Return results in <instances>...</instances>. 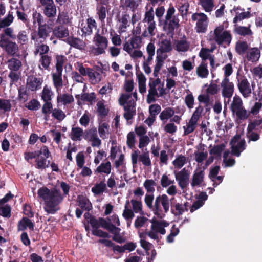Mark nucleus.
Listing matches in <instances>:
<instances>
[{"label": "nucleus", "mask_w": 262, "mask_h": 262, "mask_svg": "<svg viewBox=\"0 0 262 262\" xmlns=\"http://www.w3.org/2000/svg\"><path fill=\"white\" fill-rule=\"evenodd\" d=\"M154 200V195L153 194L146 193L145 196L144 201L147 207L152 211L154 213L155 206V201L153 203Z\"/></svg>", "instance_id": "62"}, {"label": "nucleus", "mask_w": 262, "mask_h": 262, "mask_svg": "<svg viewBox=\"0 0 262 262\" xmlns=\"http://www.w3.org/2000/svg\"><path fill=\"white\" fill-rule=\"evenodd\" d=\"M232 154L239 157L241 152L245 149V141L241 139L239 136H234L230 142Z\"/></svg>", "instance_id": "17"}, {"label": "nucleus", "mask_w": 262, "mask_h": 262, "mask_svg": "<svg viewBox=\"0 0 262 262\" xmlns=\"http://www.w3.org/2000/svg\"><path fill=\"white\" fill-rule=\"evenodd\" d=\"M251 16V14L249 11H244L242 12H237L233 18V22L235 24H237L238 23H241L244 19L250 18Z\"/></svg>", "instance_id": "54"}, {"label": "nucleus", "mask_w": 262, "mask_h": 262, "mask_svg": "<svg viewBox=\"0 0 262 262\" xmlns=\"http://www.w3.org/2000/svg\"><path fill=\"white\" fill-rule=\"evenodd\" d=\"M67 41L71 47L80 50L84 49L85 46V42L77 38L68 37L67 39Z\"/></svg>", "instance_id": "39"}, {"label": "nucleus", "mask_w": 262, "mask_h": 262, "mask_svg": "<svg viewBox=\"0 0 262 262\" xmlns=\"http://www.w3.org/2000/svg\"><path fill=\"white\" fill-rule=\"evenodd\" d=\"M137 99L136 92L133 93H123L120 95L118 101L119 104L123 107V116L126 120H129L136 115V102Z\"/></svg>", "instance_id": "2"}, {"label": "nucleus", "mask_w": 262, "mask_h": 262, "mask_svg": "<svg viewBox=\"0 0 262 262\" xmlns=\"http://www.w3.org/2000/svg\"><path fill=\"white\" fill-rule=\"evenodd\" d=\"M93 42L94 46L91 48V53L95 56H98L105 53L108 47L107 38L101 35L98 31L94 35Z\"/></svg>", "instance_id": "7"}, {"label": "nucleus", "mask_w": 262, "mask_h": 262, "mask_svg": "<svg viewBox=\"0 0 262 262\" xmlns=\"http://www.w3.org/2000/svg\"><path fill=\"white\" fill-rule=\"evenodd\" d=\"M203 108L202 106L199 105L195 108L190 119L187 122L186 125L183 127L184 129V135L186 136L193 133L197 127L198 122L202 116Z\"/></svg>", "instance_id": "9"}, {"label": "nucleus", "mask_w": 262, "mask_h": 262, "mask_svg": "<svg viewBox=\"0 0 262 262\" xmlns=\"http://www.w3.org/2000/svg\"><path fill=\"white\" fill-rule=\"evenodd\" d=\"M53 95L51 88L47 85L43 87V90L41 93V98L45 102H51L52 97Z\"/></svg>", "instance_id": "57"}, {"label": "nucleus", "mask_w": 262, "mask_h": 262, "mask_svg": "<svg viewBox=\"0 0 262 262\" xmlns=\"http://www.w3.org/2000/svg\"><path fill=\"white\" fill-rule=\"evenodd\" d=\"M138 150H134L132 152L131 159L132 163L134 167L136 166L138 160L142 163V164L147 167L151 166V161L148 151L144 152L141 155H139Z\"/></svg>", "instance_id": "11"}, {"label": "nucleus", "mask_w": 262, "mask_h": 262, "mask_svg": "<svg viewBox=\"0 0 262 262\" xmlns=\"http://www.w3.org/2000/svg\"><path fill=\"white\" fill-rule=\"evenodd\" d=\"M174 180L170 179L169 174H163L162 175L160 179V184L163 188H167L171 184H174Z\"/></svg>", "instance_id": "61"}, {"label": "nucleus", "mask_w": 262, "mask_h": 262, "mask_svg": "<svg viewBox=\"0 0 262 262\" xmlns=\"http://www.w3.org/2000/svg\"><path fill=\"white\" fill-rule=\"evenodd\" d=\"M240 109L233 113V114L236 116L237 120L241 121L247 119L249 117V113L244 106L241 107Z\"/></svg>", "instance_id": "56"}, {"label": "nucleus", "mask_w": 262, "mask_h": 262, "mask_svg": "<svg viewBox=\"0 0 262 262\" xmlns=\"http://www.w3.org/2000/svg\"><path fill=\"white\" fill-rule=\"evenodd\" d=\"M193 21H196L195 29L198 33L205 32L208 26V17L204 13H194L191 17Z\"/></svg>", "instance_id": "12"}, {"label": "nucleus", "mask_w": 262, "mask_h": 262, "mask_svg": "<svg viewBox=\"0 0 262 262\" xmlns=\"http://www.w3.org/2000/svg\"><path fill=\"white\" fill-rule=\"evenodd\" d=\"M243 106H244L243 102L241 98L238 96H234L230 106V109L232 113L238 110H241V107Z\"/></svg>", "instance_id": "50"}, {"label": "nucleus", "mask_w": 262, "mask_h": 262, "mask_svg": "<svg viewBox=\"0 0 262 262\" xmlns=\"http://www.w3.org/2000/svg\"><path fill=\"white\" fill-rule=\"evenodd\" d=\"M156 183L152 179H147L145 181L143 186L147 193L152 194L155 191V186Z\"/></svg>", "instance_id": "64"}, {"label": "nucleus", "mask_w": 262, "mask_h": 262, "mask_svg": "<svg viewBox=\"0 0 262 262\" xmlns=\"http://www.w3.org/2000/svg\"><path fill=\"white\" fill-rule=\"evenodd\" d=\"M84 139L90 142L92 147H99L101 145V141L99 139L96 128L92 127L84 130Z\"/></svg>", "instance_id": "15"}, {"label": "nucleus", "mask_w": 262, "mask_h": 262, "mask_svg": "<svg viewBox=\"0 0 262 262\" xmlns=\"http://www.w3.org/2000/svg\"><path fill=\"white\" fill-rule=\"evenodd\" d=\"M164 85V82H162L158 77L155 79L151 80L149 84V89L146 99L148 104L155 102L157 98L166 94Z\"/></svg>", "instance_id": "5"}, {"label": "nucleus", "mask_w": 262, "mask_h": 262, "mask_svg": "<svg viewBox=\"0 0 262 262\" xmlns=\"http://www.w3.org/2000/svg\"><path fill=\"white\" fill-rule=\"evenodd\" d=\"M131 209L134 213H142V204L140 200L132 199L129 202Z\"/></svg>", "instance_id": "51"}, {"label": "nucleus", "mask_w": 262, "mask_h": 262, "mask_svg": "<svg viewBox=\"0 0 262 262\" xmlns=\"http://www.w3.org/2000/svg\"><path fill=\"white\" fill-rule=\"evenodd\" d=\"M43 14L49 18H52L55 16L57 13V9L55 5L54 4L43 7Z\"/></svg>", "instance_id": "52"}, {"label": "nucleus", "mask_w": 262, "mask_h": 262, "mask_svg": "<svg viewBox=\"0 0 262 262\" xmlns=\"http://www.w3.org/2000/svg\"><path fill=\"white\" fill-rule=\"evenodd\" d=\"M143 22L146 23L147 25L142 33V36L144 37L153 36L155 35L154 30L156 29V23L154 21V12L152 8L146 12Z\"/></svg>", "instance_id": "10"}, {"label": "nucleus", "mask_w": 262, "mask_h": 262, "mask_svg": "<svg viewBox=\"0 0 262 262\" xmlns=\"http://www.w3.org/2000/svg\"><path fill=\"white\" fill-rule=\"evenodd\" d=\"M251 24H248L246 26L235 24L234 26V32L240 36L244 37H251L253 33L251 29Z\"/></svg>", "instance_id": "24"}, {"label": "nucleus", "mask_w": 262, "mask_h": 262, "mask_svg": "<svg viewBox=\"0 0 262 262\" xmlns=\"http://www.w3.org/2000/svg\"><path fill=\"white\" fill-rule=\"evenodd\" d=\"M138 49H131L128 46H126L124 50L126 51L133 59H138L143 56V52Z\"/></svg>", "instance_id": "49"}, {"label": "nucleus", "mask_w": 262, "mask_h": 262, "mask_svg": "<svg viewBox=\"0 0 262 262\" xmlns=\"http://www.w3.org/2000/svg\"><path fill=\"white\" fill-rule=\"evenodd\" d=\"M159 48L157 50L159 52L169 53L172 51V47L170 39L162 38L159 40Z\"/></svg>", "instance_id": "31"}, {"label": "nucleus", "mask_w": 262, "mask_h": 262, "mask_svg": "<svg viewBox=\"0 0 262 262\" xmlns=\"http://www.w3.org/2000/svg\"><path fill=\"white\" fill-rule=\"evenodd\" d=\"M42 80L34 75L29 76L27 79L26 88L31 91H36L41 88Z\"/></svg>", "instance_id": "22"}, {"label": "nucleus", "mask_w": 262, "mask_h": 262, "mask_svg": "<svg viewBox=\"0 0 262 262\" xmlns=\"http://www.w3.org/2000/svg\"><path fill=\"white\" fill-rule=\"evenodd\" d=\"M38 196L44 201V209L48 213L54 214L59 210V204L63 198L60 191L56 189H49L42 187L38 191Z\"/></svg>", "instance_id": "1"}, {"label": "nucleus", "mask_w": 262, "mask_h": 262, "mask_svg": "<svg viewBox=\"0 0 262 262\" xmlns=\"http://www.w3.org/2000/svg\"><path fill=\"white\" fill-rule=\"evenodd\" d=\"M223 97L229 100L232 97L234 91V85L229 78H223L221 83Z\"/></svg>", "instance_id": "16"}, {"label": "nucleus", "mask_w": 262, "mask_h": 262, "mask_svg": "<svg viewBox=\"0 0 262 262\" xmlns=\"http://www.w3.org/2000/svg\"><path fill=\"white\" fill-rule=\"evenodd\" d=\"M174 114V110L172 108L168 107L162 111L159 115V118L162 121L165 122L172 117Z\"/></svg>", "instance_id": "55"}, {"label": "nucleus", "mask_w": 262, "mask_h": 262, "mask_svg": "<svg viewBox=\"0 0 262 262\" xmlns=\"http://www.w3.org/2000/svg\"><path fill=\"white\" fill-rule=\"evenodd\" d=\"M130 17L128 14H123L118 20L119 32L120 33L126 32L127 29L130 26Z\"/></svg>", "instance_id": "25"}, {"label": "nucleus", "mask_w": 262, "mask_h": 262, "mask_svg": "<svg viewBox=\"0 0 262 262\" xmlns=\"http://www.w3.org/2000/svg\"><path fill=\"white\" fill-rule=\"evenodd\" d=\"M205 172L204 169H196L192 177L191 186L193 188L200 187L203 185Z\"/></svg>", "instance_id": "20"}, {"label": "nucleus", "mask_w": 262, "mask_h": 262, "mask_svg": "<svg viewBox=\"0 0 262 262\" xmlns=\"http://www.w3.org/2000/svg\"><path fill=\"white\" fill-rule=\"evenodd\" d=\"M74 99L72 95L69 94H63L57 96V101L58 103H61L63 105H67L72 103Z\"/></svg>", "instance_id": "48"}, {"label": "nucleus", "mask_w": 262, "mask_h": 262, "mask_svg": "<svg viewBox=\"0 0 262 262\" xmlns=\"http://www.w3.org/2000/svg\"><path fill=\"white\" fill-rule=\"evenodd\" d=\"M191 45L186 37L176 40L174 43V49L179 53H185L190 50Z\"/></svg>", "instance_id": "21"}, {"label": "nucleus", "mask_w": 262, "mask_h": 262, "mask_svg": "<svg viewBox=\"0 0 262 262\" xmlns=\"http://www.w3.org/2000/svg\"><path fill=\"white\" fill-rule=\"evenodd\" d=\"M186 95L184 98V101L186 105L189 109L193 108L194 104V97L189 90H186Z\"/></svg>", "instance_id": "59"}, {"label": "nucleus", "mask_w": 262, "mask_h": 262, "mask_svg": "<svg viewBox=\"0 0 262 262\" xmlns=\"http://www.w3.org/2000/svg\"><path fill=\"white\" fill-rule=\"evenodd\" d=\"M137 79L138 84L139 91L142 94L146 92V78L144 74L141 72H137Z\"/></svg>", "instance_id": "30"}, {"label": "nucleus", "mask_w": 262, "mask_h": 262, "mask_svg": "<svg viewBox=\"0 0 262 262\" xmlns=\"http://www.w3.org/2000/svg\"><path fill=\"white\" fill-rule=\"evenodd\" d=\"M0 40V47L5 51L7 54L14 56L16 55L19 51L18 45L10 40L9 38H5L4 36Z\"/></svg>", "instance_id": "13"}, {"label": "nucleus", "mask_w": 262, "mask_h": 262, "mask_svg": "<svg viewBox=\"0 0 262 262\" xmlns=\"http://www.w3.org/2000/svg\"><path fill=\"white\" fill-rule=\"evenodd\" d=\"M150 142V138L147 135L139 137L138 147L142 150V151H146V147L148 145Z\"/></svg>", "instance_id": "63"}, {"label": "nucleus", "mask_w": 262, "mask_h": 262, "mask_svg": "<svg viewBox=\"0 0 262 262\" xmlns=\"http://www.w3.org/2000/svg\"><path fill=\"white\" fill-rule=\"evenodd\" d=\"M79 206L85 210H90L92 208V204L89 199L85 196L79 195L77 198Z\"/></svg>", "instance_id": "44"}, {"label": "nucleus", "mask_w": 262, "mask_h": 262, "mask_svg": "<svg viewBox=\"0 0 262 262\" xmlns=\"http://www.w3.org/2000/svg\"><path fill=\"white\" fill-rule=\"evenodd\" d=\"M122 216L127 221V227H130L132 220L134 217L135 214L131 209V207L128 200L126 201L125 202L124 209L122 213Z\"/></svg>", "instance_id": "26"}, {"label": "nucleus", "mask_w": 262, "mask_h": 262, "mask_svg": "<svg viewBox=\"0 0 262 262\" xmlns=\"http://www.w3.org/2000/svg\"><path fill=\"white\" fill-rule=\"evenodd\" d=\"M142 40L140 36H136L132 37L128 41L123 45V50L126 46H128L131 49H139L142 46Z\"/></svg>", "instance_id": "33"}, {"label": "nucleus", "mask_w": 262, "mask_h": 262, "mask_svg": "<svg viewBox=\"0 0 262 262\" xmlns=\"http://www.w3.org/2000/svg\"><path fill=\"white\" fill-rule=\"evenodd\" d=\"M88 76H89L91 83L96 84L101 80V75L98 72L94 71L91 69H88Z\"/></svg>", "instance_id": "46"}, {"label": "nucleus", "mask_w": 262, "mask_h": 262, "mask_svg": "<svg viewBox=\"0 0 262 262\" xmlns=\"http://www.w3.org/2000/svg\"><path fill=\"white\" fill-rule=\"evenodd\" d=\"M53 35L57 38H62L69 36V32L67 28L63 26L55 27L53 30Z\"/></svg>", "instance_id": "36"}, {"label": "nucleus", "mask_w": 262, "mask_h": 262, "mask_svg": "<svg viewBox=\"0 0 262 262\" xmlns=\"http://www.w3.org/2000/svg\"><path fill=\"white\" fill-rule=\"evenodd\" d=\"M51 31L52 28L49 25L46 24L40 25L38 26L37 34L35 33H32L31 39L38 42V39L40 38L43 40L42 41H44L46 38L49 36Z\"/></svg>", "instance_id": "18"}, {"label": "nucleus", "mask_w": 262, "mask_h": 262, "mask_svg": "<svg viewBox=\"0 0 262 262\" xmlns=\"http://www.w3.org/2000/svg\"><path fill=\"white\" fill-rule=\"evenodd\" d=\"M194 158L195 161L198 163H202L203 162L207 159L208 152L204 149L199 148L194 152Z\"/></svg>", "instance_id": "41"}, {"label": "nucleus", "mask_w": 262, "mask_h": 262, "mask_svg": "<svg viewBox=\"0 0 262 262\" xmlns=\"http://www.w3.org/2000/svg\"><path fill=\"white\" fill-rule=\"evenodd\" d=\"M84 131L80 127H73L70 134V137L73 141H80L84 137Z\"/></svg>", "instance_id": "29"}, {"label": "nucleus", "mask_w": 262, "mask_h": 262, "mask_svg": "<svg viewBox=\"0 0 262 262\" xmlns=\"http://www.w3.org/2000/svg\"><path fill=\"white\" fill-rule=\"evenodd\" d=\"M6 13V8L4 4H0V29L9 27L13 23L14 16L13 13L9 12L8 14L3 19L1 17Z\"/></svg>", "instance_id": "19"}, {"label": "nucleus", "mask_w": 262, "mask_h": 262, "mask_svg": "<svg viewBox=\"0 0 262 262\" xmlns=\"http://www.w3.org/2000/svg\"><path fill=\"white\" fill-rule=\"evenodd\" d=\"M237 86L242 95L245 98L251 96L252 91H254L255 84L252 82L250 84L249 81L245 76H239L236 77Z\"/></svg>", "instance_id": "8"}, {"label": "nucleus", "mask_w": 262, "mask_h": 262, "mask_svg": "<svg viewBox=\"0 0 262 262\" xmlns=\"http://www.w3.org/2000/svg\"><path fill=\"white\" fill-rule=\"evenodd\" d=\"M51 62V57L47 55L40 56L38 68L41 70H48Z\"/></svg>", "instance_id": "43"}, {"label": "nucleus", "mask_w": 262, "mask_h": 262, "mask_svg": "<svg viewBox=\"0 0 262 262\" xmlns=\"http://www.w3.org/2000/svg\"><path fill=\"white\" fill-rule=\"evenodd\" d=\"M106 186L104 182L101 181L99 183L96 184L92 188V192L95 195H99L103 193L106 189Z\"/></svg>", "instance_id": "60"}, {"label": "nucleus", "mask_w": 262, "mask_h": 262, "mask_svg": "<svg viewBox=\"0 0 262 262\" xmlns=\"http://www.w3.org/2000/svg\"><path fill=\"white\" fill-rule=\"evenodd\" d=\"M141 3V0H121V5L123 7L129 8L135 11Z\"/></svg>", "instance_id": "35"}, {"label": "nucleus", "mask_w": 262, "mask_h": 262, "mask_svg": "<svg viewBox=\"0 0 262 262\" xmlns=\"http://www.w3.org/2000/svg\"><path fill=\"white\" fill-rule=\"evenodd\" d=\"M8 67L11 71H18L21 67V61L16 58H12L7 62Z\"/></svg>", "instance_id": "47"}, {"label": "nucleus", "mask_w": 262, "mask_h": 262, "mask_svg": "<svg viewBox=\"0 0 262 262\" xmlns=\"http://www.w3.org/2000/svg\"><path fill=\"white\" fill-rule=\"evenodd\" d=\"M186 162V157L185 156L180 155L177 157L172 161V164L175 168L181 169Z\"/></svg>", "instance_id": "58"}, {"label": "nucleus", "mask_w": 262, "mask_h": 262, "mask_svg": "<svg viewBox=\"0 0 262 262\" xmlns=\"http://www.w3.org/2000/svg\"><path fill=\"white\" fill-rule=\"evenodd\" d=\"M196 74L201 78H206L209 75L207 63L202 61L196 68Z\"/></svg>", "instance_id": "32"}, {"label": "nucleus", "mask_w": 262, "mask_h": 262, "mask_svg": "<svg viewBox=\"0 0 262 262\" xmlns=\"http://www.w3.org/2000/svg\"><path fill=\"white\" fill-rule=\"evenodd\" d=\"M248 45L246 41L239 40L236 42L235 49L236 52L239 55H243L248 50Z\"/></svg>", "instance_id": "53"}, {"label": "nucleus", "mask_w": 262, "mask_h": 262, "mask_svg": "<svg viewBox=\"0 0 262 262\" xmlns=\"http://www.w3.org/2000/svg\"><path fill=\"white\" fill-rule=\"evenodd\" d=\"M97 23L95 20L92 18H89L86 20V23L82 24L81 26V30L82 32V35L86 36L91 35L93 30L97 29Z\"/></svg>", "instance_id": "23"}, {"label": "nucleus", "mask_w": 262, "mask_h": 262, "mask_svg": "<svg viewBox=\"0 0 262 262\" xmlns=\"http://www.w3.org/2000/svg\"><path fill=\"white\" fill-rule=\"evenodd\" d=\"M61 71H56L52 74L53 84L56 89L57 93H59L63 86V80L62 79Z\"/></svg>", "instance_id": "28"}, {"label": "nucleus", "mask_w": 262, "mask_h": 262, "mask_svg": "<svg viewBox=\"0 0 262 262\" xmlns=\"http://www.w3.org/2000/svg\"><path fill=\"white\" fill-rule=\"evenodd\" d=\"M199 4L206 12L209 13L214 10L215 7L213 0H199Z\"/></svg>", "instance_id": "38"}, {"label": "nucleus", "mask_w": 262, "mask_h": 262, "mask_svg": "<svg viewBox=\"0 0 262 262\" xmlns=\"http://www.w3.org/2000/svg\"><path fill=\"white\" fill-rule=\"evenodd\" d=\"M97 111L99 116L101 118L105 117L108 114L109 110L105 104L104 100L99 101L96 104Z\"/></svg>", "instance_id": "45"}, {"label": "nucleus", "mask_w": 262, "mask_h": 262, "mask_svg": "<svg viewBox=\"0 0 262 262\" xmlns=\"http://www.w3.org/2000/svg\"><path fill=\"white\" fill-rule=\"evenodd\" d=\"M112 170L111 163L109 161L101 163L95 170V173H99L108 175L111 173Z\"/></svg>", "instance_id": "34"}, {"label": "nucleus", "mask_w": 262, "mask_h": 262, "mask_svg": "<svg viewBox=\"0 0 262 262\" xmlns=\"http://www.w3.org/2000/svg\"><path fill=\"white\" fill-rule=\"evenodd\" d=\"M98 132L100 137L102 139L108 138L110 135V125L106 122H102L100 123L98 126Z\"/></svg>", "instance_id": "40"}, {"label": "nucleus", "mask_w": 262, "mask_h": 262, "mask_svg": "<svg viewBox=\"0 0 262 262\" xmlns=\"http://www.w3.org/2000/svg\"><path fill=\"white\" fill-rule=\"evenodd\" d=\"M27 228L33 230L34 229V224L30 219L27 217H23L22 220L19 222L18 229L19 230L23 231Z\"/></svg>", "instance_id": "42"}, {"label": "nucleus", "mask_w": 262, "mask_h": 262, "mask_svg": "<svg viewBox=\"0 0 262 262\" xmlns=\"http://www.w3.org/2000/svg\"><path fill=\"white\" fill-rule=\"evenodd\" d=\"M176 180L182 190H184L189 184L190 172L185 168L179 171H174Z\"/></svg>", "instance_id": "14"}, {"label": "nucleus", "mask_w": 262, "mask_h": 262, "mask_svg": "<svg viewBox=\"0 0 262 262\" xmlns=\"http://www.w3.org/2000/svg\"><path fill=\"white\" fill-rule=\"evenodd\" d=\"M35 41V50L34 54L35 55L39 54L40 56L43 55H47L46 54L49 51V47L48 46L45 44L40 45L36 40Z\"/></svg>", "instance_id": "37"}, {"label": "nucleus", "mask_w": 262, "mask_h": 262, "mask_svg": "<svg viewBox=\"0 0 262 262\" xmlns=\"http://www.w3.org/2000/svg\"><path fill=\"white\" fill-rule=\"evenodd\" d=\"M150 221L152 223L150 229H147L143 233L151 239L158 241L161 238L160 235H164L166 233L165 228L169 225V223L164 220Z\"/></svg>", "instance_id": "6"}, {"label": "nucleus", "mask_w": 262, "mask_h": 262, "mask_svg": "<svg viewBox=\"0 0 262 262\" xmlns=\"http://www.w3.org/2000/svg\"><path fill=\"white\" fill-rule=\"evenodd\" d=\"M260 56V51L257 48L249 49L246 52V58L247 60L252 62L258 61Z\"/></svg>", "instance_id": "27"}, {"label": "nucleus", "mask_w": 262, "mask_h": 262, "mask_svg": "<svg viewBox=\"0 0 262 262\" xmlns=\"http://www.w3.org/2000/svg\"><path fill=\"white\" fill-rule=\"evenodd\" d=\"M209 36L210 40L215 41L219 45L223 43L229 45L232 38L230 31L225 30L223 25H220L211 31Z\"/></svg>", "instance_id": "4"}, {"label": "nucleus", "mask_w": 262, "mask_h": 262, "mask_svg": "<svg viewBox=\"0 0 262 262\" xmlns=\"http://www.w3.org/2000/svg\"><path fill=\"white\" fill-rule=\"evenodd\" d=\"M173 198L169 199L166 194H162L156 196L154 214L159 219L164 218L170 209Z\"/></svg>", "instance_id": "3"}]
</instances>
